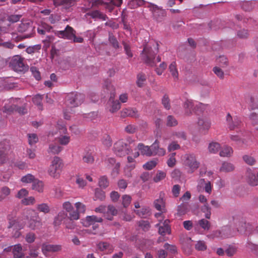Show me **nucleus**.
<instances>
[{
  "instance_id": "obj_44",
  "label": "nucleus",
  "mask_w": 258,
  "mask_h": 258,
  "mask_svg": "<svg viewBox=\"0 0 258 258\" xmlns=\"http://www.w3.org/2000/svg\"><path fill=\"white\" fill-rule=\"evenodd\" d=\"M35 199L33 197L24 198L21 201L22 204L26 206L32 205L35 203Z\"/></svg>"
},
{
  "instance_id": "obj_30",
  "label": "nucleus",
  "mask_w": 258,
  "mask_h": 258,
  "mask_svg": "<svg viewBox=\"0 0 258 258\" xmlns=\"http://www.w3.org/2000/svg\"><path fill=\"white\" fill-rule=\"evenodd\" d=\"M67 216V214L63 211L58 213L57 216L55 218L53 224L54 226H58L60 225L62 221Z\"/></svg>"
},
{
  "instance_id": "obj_50",
  "label": "nucleus",
  "mask_w": 258,
  "mask_h": 258,
  "mask_svg": "<svg viewBox=\"0 0 258 258\" xmlns=\"http://www.w3.org/2000/svg\"><path fill=\"white\" fill-rule=\"evenodd\" d=\"M175 153H173L170 155L169 158L167 161V164L169 167H172L175 165L176 162V160L175 158Z\"/></svg>"
},
{
  "instance_id": "obj_49",
  "label": "nucleus",
  "mask_w": 258,
  "mask_h": 258,
  "mask_svg": "<svg viewBox=\"0 0 258 258\" xmlns=\"http://www.w3.org/2000/svg\"><path fill=\"white\" fill-rule=\"evenodd\" d=\"M177 120L172 115H168L167 118V125L169 126H173L177 124Z\"/></svg>"
},
{
  "instance_id": "obj_62",
  "label": "nucleus",
  "mask_w": 258,
  "mask_h": 258,
  "mask_svg": "<svg viewBox=\"0 0 258 258\" xmlns=\"http://www.w3.org/2000/svg\"><path fill=\"white\" fill-rule=\"evenodd\" d=\"M75 207L76 208L77 211L79 213H84L86 211V206L82 203H76L75 204Z\"/></svg>"
},
{
  "instance_id": "obj_31",
  "label": "nucleus",
  "mask_w": 258,
  "mask_h": 258,
  "mask_svg": "<svg viewBox=\"0 0 258 258\" xmlns=\"http://www.w3.org/2000/svg\"><path fill=\"white\" fill-rule=\"evenodd\" d=\"M89 15L93 19H101L103 21L106 20V16L104 14L98 11H94L90 12Z\"/></svg>"
},
{
  "instance_id": "obj_41",
  "label": "nucleus",
  "mask_w": 258,
  "mask_h": 258,
  "mask_svg": "<svg viewBox=\"0 0 258 258\" xmlns=\"http://www.w3.org/2000/svg\"><path fill=\"white\" fill-rule=\"evenodd\" d=\"M201 211L205 214V217L207 219H209L210 218L211 215V208L208 204H204L201 207Z\"/></svg>"
},
{
  "instance_id": "obj_22",
  "label": "nucleus",
  "mask_w": 258,
  "mask_h": 258,
  "mask_svg": "<svg viewBox=\"0 0 258 258\" xmlns=\"http://www.w3.org/2000/svg\"><path fill=\"white\" fill-rule=\"evenodd\" d=\"M169 221L166 220L163 222L162 225L159 226V224L156 225V226H159L158 232L161 235H165L166 234H169L171 232L170 227L169 225Z\"/></svg>"
},
{
  "instance_id": "obj_21",
  "label": "nucleus",
  "mask_w": 258,
  "mask_h": 258,
  "mask_svg": "<svg viewBox=\"0 0 258 258\" xmlns=\"http://www.w3.org/2000/svg\"><path fill=\"white\" fill-rule=\"evenodd\" d=\"M138 150V151H140V153L143 155L149 157L152 156L151 146H146L143 143H139L137 146L136 149H135V150Z\"/></svg>"
},
{
  "instance_id": "obj_40",
  "label": "nucleus",
  "mask_w": 258,
  "mask_h": 258,
  "mask_svg": "<svg viewBox=\"0 0 258 258\" xmlns=\"http://www.w3.org/2000/svg\"><path fill=\"white\" fill-rule=\"evenodd\" d=\"M234 169L233 165L230 163L224 162L223 163L220 170L224 172H230Z\"/></svg>"
},
{
  "instance_id": "obj_38",
  "label": "nucleus",
  "mask_w": 258,
  "mask_h": 258,
  "mask_svg": "<svg viewBox=\"0 0 258 258\" xmlns=\"http://www.w3.org/2000/svg\"><path fill=\"white\" fill-rule=\"evenodd\" d=\"M220 148V145L217 142H213L209 144L208 149L211 153H215L217 152Z\"/></svg>"
},
{
  "instance_id": "obj_59",
  "label": "nucleus",
  "mask_w": 258,
  "mask_h": 258,
  "mask_svg": "<svg viewBox=\"0 0 258 258\" xmlns=\"http://www.w3.org/2000/svg\"><path fill=\"white\" fill-rule=\"evenodd\" d=\"M157 164V162L155 160H151L147 162L146 164L143 165V167L148 170H151L153 169Z\"/></svg>"
},
{
  "instance_id": "obj_45",
  "label": "nucleus",
  "mask_w": 258,
  "mask_h": 258,
  "mask_svg": "<svg viewBox=\"0 0 258 258\" xmlns=\"http://www.w3.org/2000/svg\"><path fill=\"white\" fill-rule=\"evenodd\" d=\"M105 198V192L99 189H97L95 190V200H99L100 201H103Z\"/></svg>"
},
{
  "instance_id": "obj_39",
  "label": "nucleus",
  "mask_w": 258,
  "mask_h": 258,
  "mask_svg": "<svg viewBox=\"0 0 258 258\" xmlns=\"http://www.w3.org/2000/svg\"><path fill=\"white\" fill-rule=\"evenodd\" d=\"M11 193L10 189L7 187H3L1 190L0 194V202L3 201Z\"/></svg>"
},
{
  "instance_id": "obj_42",
  "label": "nucleus",
  "mask_w": 258,
  "mask_h": 258,
  "mask_svg": "<svg viewBox=\"0 0 258 258\" xmlns=\"http://www.w3.org/2000/svg\"><path fill=\"white\" fill-rule=\"evenodd\" d=\"M154 206L157 210L162 211L164 207V203L163 199H159L155 200L154 202Z\"/></svg>"
},
{
  "instance_id": "obj_53",
  "label": "nucleus",
  "mask_w": 258,
  "mask_h": 258,
  "mask_svg": "<svg viewBox=\"0 0 258 258\" xmlns=\"http://www.w3.org/2000/svg\"><path fill=\"white\" fill-rule=\"evenodd\" d=\"M135 212L139 216L145 218L148 215L149 210L148 208H142L141 210L135 211Z\"/></svg>"
},
{
  "instance_id": "obj_25",
  "label": "nucleus",
  "mask_w": 258,
  "mask_h": 258,
  "mask_svg": "<svg viewBox=\"0 0 258 258\" xmlns=\"http://www.w3.org/2000/svg\"><path fill=\"white\" fill-rule=\"evenodd\" d=\"M82 159L84 162L91 164L94 161V153L93 151H86L83 156Z\"/></svg>"
},
{
  "instance_id": "obj_15",
  "label": "nucleus",
  "mask_w": 258,
  "mask_h": 258,
  "mask_svg": "<svg viewBox=\"0 0 258 258\" xmlns=\"http://www.w3.org/2000/svg\"><path fill=\"white\" fill-rule=\"evenodd\" d=\"M10 66L17 72H21L24 69L23 59L18 55L14 56L10 61Z\"/></svg>"
},
{
  "instance_id": "obj_3",
  "label": "nucleus",
  "mask_w": 258,
  "mask_h": 258,
  "mask_svg": "<svg viewBox=\"0 0 258 258\" xmlns=\"http://www.w3.org/2000/svg\"><path fill=\"white\" fill-rule=\"evenodd\" d=\"M132 140H119L115 142L113 146V152L116 156H124L130 152Z\"/></svg>"
},
{
  "instance_id": "obj_17",
  "label": "nucleus",
  "mask_w": 258,
  "mask_h": 258,
  "mask_svg": "<svg viewBox=\"0 0 258 258\" xmlns=\"http://www.w3.org/2000/svg\"><path fill=\"white\" fill-rule=\"evenodd\" d=\"M105 163L109 168L112 169V175L113 176L117 175L119 170V163L116 162L113 158H108L105 161Z\"/></svg>"
},
{
  "instance_id": "obj_6",
  "label": "nucleus",
  "mask_w": 258,
  "mask_h": 258,
  "mask_svg": "<svg viewBox=\"0 0 258 258\" xmlns=\"http://www.w3.org/2000/svg\"><path fill=\"white\" fill-rule=\"evenodd\" d=\"M206 106L205 104L189 99H186L183 105L186 115H190L195 110H202L206 108Z\"/></svg>"
},
{
  "instance_id": "obj_43",
  "label": "nucleus",
  "mask_w": 258,
  "mask_h": 258,
  "mask_svg": "<svg viewBox=\"0 0 258 258\" xmlns=\"http://www.w3.org/2000/svg\"><path fill=\"white\" fill-rule=\"evenodd\" d=\"M28 138L29 144L31 146H33L38 141V137L35 134H28Z\"/></svg>"
},
{
  "instance_id": "obj_26",
  "label": "nucleus",
  "mask_w": 258,
  "mask_h": 258,
  "mask_svg": "<svg viewBox=\"0 0 258 258\" xmlns=\"http://www.w3.org/2000/svg\"><path fill=\"white\" fill-rule=\"evenodd\" d=\"M13 253L14 258H22L24 256L22 247L20 244H16L13 246Z\"/></svg>"
},
{
  "instance_id": "obj_5",
  "label": "nucleus",
  "mask_w": 258,
  "mask_h": 258,
  "mask_svg": "<svg viewBox=\"0 0 258 258\" xmlns=\"http://www.w3.org/2000/svg\"><path fill=\"white\" fill-rule=\"evenodd\" d=\"M55 34L60 38L72 40L74 42L82 43L83 41L82 37H77L75 36V31L69 26H67L64 30L56 31Z\"/></svg>"
},
{
  "instance_id": "obj_36",
  "label": "nucleus",
  "mask_w": 258,
  "mask_h": 258,
  "mask_svg": "<svg viewBox=\"0 0 258 258\" xmlns=\"http://www.w3.org/2000/svg\"><path fill=\"white\" fill-rule=\"evenodd\" d=\"M62 150V147L60 146L54 144L49 145L48 152L54 154H58Z\"/></svg>"
},
{
  "instance_id": "obj_12",
  "label": "nucleus",
  "mask_w": 258,
  "mask_h": 258,
  "mask_svg": "<svg viewBox=\"0 0 258 258\" xmlns=\"http://www.w3.org/2000/svg\"><path fill=\"white\" fill-rule=\"evenodd\" d=\"M9 221L8 228H14V229L19 230L24 228L26 224V222L21 218L16 219L13 217L12 216L9 215L7 217Z\"/></svg>"
},
{
  "instance_id": "obj_46",
  "label": "nucleus",
  "mask_w": 258,
  "mask_h": 258,
  "mask_svg": "<svg viewBox=\"0 0 258 258\" xmlns=\"http://www.w3.org/2000/svg\"><path fill=\"white\" fill-rule=\"evenodd\" d=\"M199 224L203 229L205 230H208L210 228V222L205 219L200 220L199 221Z\"/></svg>"
},
{
  "instance_id": "obj_55",
  "label": "nucleus",
  "mask_w": 258,
  "mask_h": 258,
  "mask_svg": "<svg viewBox=\"0 0 258 258\" xmlns=\"http://www.w3.org/2000/svg\"><path fill=\"white\" fill-rule=\"evenodd\" d=\"M36 239V235L33 232H29L26 235L25 240L29 243H33Z\"/></svg>"
},
{
  "instance_id": "obj_34",
  "label": "nucleus",
  "mask_w": 258,
  "mask_h": 258,
  "mask_svg": "<svg viewBox=\"0 0 258 258\" xmlns=\"http://www.w3.org/2000/svg\"><path fill=\"white\" fill-rule=\"evenodd\" d=\"M188 204H181L178 206L177 214L179 216H182L185 214L188 211Z\"/></svg>"
},
{
  "instance_id": "obj_8",
  "label": "nucleus",
  "mask_w": 258,
  "mask_h": 258,
  "mask_svg": "<svg viewBox=\"0 0 258 258\" xmlns=\"http://www.w3.org/2000/svg\"><path fill=\"white\" fill-rule=\"evenodd\" d=\"M62 167L61 160L58 157H54L48 169V172L50 176H56L59 174Z\"/></svg>"
},
{
  "instance_id": "obj_16",
  "label": "nucleus",
  "mask_w": 258,
  "mask_h": 258,
  "mask_svg": "<svg viewBox=\"0 0 258 258\" xmlns=\"http://www.w3.org/2000/svg\"><path fill=\"white\" fill-rule=\"evenodd\" d=\"M226 121L230 130H234L238 127L241 124V120L237 116L232 117L229 113L226 116Z\"/></svg>"
},
{
  "instance_id": "obj_14",
  "label": "nucleus",
  "mask_w": 258,
  "mask_h": 258,
  "mask_svg": "<svg viewBox=\"0 0 258 258\" xmlns=\"http://www.w3.org/2000/svg\"><path fill=\"white\" fill-rule=\"evenodd\" d=\"M197 124L201 132L206 133L211 127V122L208 117L201 116L198 118Z\"/></svg>"
},
{
  "instance_id": "obj_33",
  "label": "nucleus",
  "mask_w": 258,
  "mask_h": 258,
  "mask_svg": "<svg viewBox=\"0 0 258 258\" xmlns=\"http://www.w3.org/2000/svg\"><path fill=\"white\" fill-rule=\"evenodd\" d=\"M169 70L172 76L174 79L178 78V72L177 69V66L175 61H173L169 66Z\"/></svg>"
},
{
  "instance_id": "obj_58",
  "label": "nucleus",
  "mask_w": 258,
  "mask_h": 258,
  "mask_svg": "<svg viewBox=\"0 0 258 258\" xmlns=\"http://www.w3.org/2000/svg\"><path fill=\"white\" fill-rule=\"evenodd\" d=\"M167 68V64L165 62H162L160 64L159 67L157 68L155 70V71L157 75H161L162 73L164 71V70Z\"/></svg>"
},
{
  "instance_id": "obj_61",
  "label": "nucleus",
  "mask_w": 258,
  "mask_h": 258,
  "mask_svg": "<svg viewBox=\"0 0 258 258\" xmlns=\"http://www.w3.org/2000/svg\"><path fill=\"white\" fill-rule=\"evenodd\" d=\"M200 174L201 176L210 177L213 175V172L211 171H207L206 168L202 167L200 169Z\"/></svg>"
},
{
  "instance_id": "obj_52",
  "label": "nucleus",
  "mask_w": 258,
  "mask_h": 258,
  "mask_svg": "<svg viewBox=\"0 0 258 258\" xmlns=\"http://www.w3.org/2000/svg\"><path fill=\"white\" fill-rule=\"evenodd\" d=\"M195 248L198 250L203 251L207 249V245L204 241H198L195 245Z\"/></svg>"
},
{
  "instance_id": "obj_37",
  "label": "nucleus",
  "mask_w": 258,
  "mask_h": 258,
  "mask_svg": "<svg viewBox=\"0 0 258 258\" xmlns=\"http://www.w3.org/2000/svg\"><path fill=\"white\" fill-rule=\"evenodd\" d=\"M36 209L38 211L44 213V214L48 213L50 212V208L46 203H42L37 205Z\"/></svg>"
},
{
  "instance_id": "obj_7",
  "label": "nucleus",
  "mask_w": 258,
  "mask_h": 258,
  "mask_svg": "<svg viewBox=\"0 0 258 258\" xmlns=\"http://www.w3.org/2000/svg\"><path fill=\"white\" fill-rule=\"evenodd\" d=\"M67 103L71 107H76L81 104L84 101L83 94L78 93H72L67 95Z\"/></svg>"
},
{
  "instance_id": "obj_63",
  "label": "nucleus",
  "mask_w": 258,
  "mask_h": 258,
  "mask_svg": "<svg viewBox=\"0 0 258 258\" xmlns=\"http://www.w3.org/2000/svg\"><path fill=\"white\" fill-rule=\"evenodd\" d=\"M243 159L245 163L250 165H252L255 163L254 159L252 157L249 156L248 155H244L243 157Z\"/></svg>"
},
{
  "instance_id": "obj_28",
  "label": "nucleus",
  "mask_w": 258,
  "mask_h": 258,
  "mask_svg": "<svg viewBox=\"0 0 258 258\" xmlns=\"http://www.w3.org/2000/svg\"><path fill=\"white\" fill-rule=\"evenodd\" d=\"M121 115L122 117H137L138 116V112L135 108H125L122 110Z\"/></svg>"
},
{
  "instance_id": "obj_19",
  "label": "nucleus",
  "mask_w": 258,
  "mask_h": 258,
  "mask_svg": "<svg viewBox=\"0 0 258 258\" xmlns=\"http://www.w3.org/2000/svg\"><path fill=\"white\" fill-rule=\"evenodd\" d=\"M17 111L20 114H24L27 112V109L25 107L18 108L16 105H5L4 106V111L7 113H11L14 111Z\"/></svg>"
},
{
  "instance_id": "obj_1",
  "label": "nucleus",
  "mask_w": 258,
  "mask_h": 258,
  "mask_svg": "<svg viewBox=\"0 0 258 258\" xmlns=\"http://www.w3.org/2000/svg\"><path fill=\"white\" fill-rule=\"evenodd\" d=\"M55 130L49 132L48 138L54 137L55 139H58V142L61 145H67L70 142V136L67 135V129L63 123H57Z\"/></svg>"
},
{
  "instance_id": "obj_47",
  "label": "nucleus",
  "mask_w": 258,
  "mask_h": 258,
  "mask_svg": "<svg viewBox=\"0 0 258 258\" xmlns=\"http://www.w3.org/2000/svg\"><path fill=\"white\" fill-rule=\"evenodd\" d=\"M164 248L169 253H171L172 254H174L176 252L177 249L175 245H170L168 243H165L164 245Z\"/></svg>"
},
{
  "instance_id": "obj_51",
  "label": "nucleus",
  "mask_w": 258,
  "mask_h": 258,
  "mask_svg": "<svg viewBox=\"0 0 258 258\" xmlns=\"http://www.w3.org/2000/svg\"><path fill=\"white\" fill-rule=\"evenodd\" d=\"M146 81V76L144 74H139L137 76V85L141 87L143 86L145 81Z\"/></svg>"
},
{
  "instance_id": "obj_11",
  "label": "nucleus",
  "mask_w": 258,
  "mask_h": 258,
  "mask_svg": "<svg viewBox=\"0 0 258 258\" xmlns=\"http://www.w3.org/2000/svg\"><path fill=\"white\" fill-rule=\"evenodd\" d=\"M62 246L59 244H51L44 243L41 245V251L46 257L50 256V253L56 252L61 251Z\"/></svg>"
},
{
  "instance_id": "obj_48",
  "label": "nucleus",
  "mask_w": 258,
  "mask_h": 258,
  "mask_svg": "<svg viewBox=\"0 0 258 258\" xmlns=\"http://www.w3.org/2000/svg\"><path fill=\"white\" fill-rule=\"evenodd\" d=\"M138 225L145 231L149 230L150 228V223L147 221L141 220L138 222Z\"/></svg>"
},
{
  "instance_id": "obj_56",
  "label": "nucleus",
  "mask_w": 258,
  "mask_h": 258,
  "mask_svg": "<svg viewBox=\"0 0 258 258\" xmlns=\"http://www.w3.org/2000/svg\"><path fill=\"white\" fill-rule=\"evenodd\" d=\"M217 61L220 64V67L224 68L227 65V58L225 56H220L217 59Z\"/></svg>"
},
{
  "instance_id": "obj_2",
  "label": "nucleus",
  "mask_w": 258,
  "mask_h": 258,
  "mask_svg": "<svg viewBox=\"0 0 258 258\" xmlns=\"http://www.w3.org/2000/svg\"><path fill=\"white\" fill-rule=\"evenodd\" d=\"M24 219L28 220V226L31 229L39 230L42 228V222L37 214H34L32 210H27L24 213Z\"/></svg>"
},
{
  "instance_id": "obj_35",
  "label": "nucleus",
  "mask_w": 258,
  "mask_h": 258,
  "mask_svg": "<svg viewBox=\"0 0 258 258\" xmlns=\"http://www.w3.org/2000/svg\"><path fill=\"white\" fill-rule=\"evenodd\" d=\"M42 96L39 94H37L32 98L33 102L38 106L39 110L42 109Z\"/></svg>"
},
{
  "instance_id": "obj_32",
  "label": "nucleus",
  "mask_w": 258,
  "mask_h": 258,
  "mask_svg": "<svg viewBox=\"0 0 258 258\" xmlns=\"http://www.w3.org/2000/svg\"><path fill=\"white\" fill-rule=\"evenodd\" d=\"M233 153L232 148L229 146H224L220 152L221 157H230Z\"/></svg>"
},
{
  "instance_id": "obj_4",
  "label": "nucleus",
  "mask_w": 258,
  "mask_h": 258,
  "mask_svg": "<svg viewBox=\"0 0 258 258\" xmlns=\"http://www.w3.org/2000/svg\"><path fill=\"white\" fill-rule=\"evenodd\" d=\"M182 161L183 165L188 169V171L190 173L194 172L200 166V162L193 153L184 155L182 156Z\"/></svg>"
},
{
  "instance_id": "obj_23",
  "label": "nucleus",
  "mask_w": 258,
  "mask_h": 258,
  "mask_svg": "<svg viewBox=\"0 0 258 258\" xmlns=\"http://www.w3.org/2000/svg\"><path fill=\"white\" fill-rule=\"evenodd\" d=\"M114 94H111L110 99L108 101V104L110 106L109 109L110 111L111 112H116L120 108V104L119 101L117 100H114Z\"/></svg>"
},
{
  "instance_id": "obj_57",
  "label": "nucleus",
  "mask_w": 258,
  "mask_h": 258,
  "mask_svg": "<svg viewBox=\"0 0 258 258\" xmlns=\"http://www.w3.org/2000/svg\"><path fill=\"white\" fill-rule=\"evenodd\" d=\"M213 71L215 75H216V76L220 79L224 78V72L220 68L218 67H215L213 68Z\"/></svg>"
},
{
  "instance_id": "obj_64",
  "label": "nucleus",
  "mask_w": 258,
  "mask_h": 258,
  "mask_svg": "<svg viewBox=\"0 0 258 258\" xmlns=\"http://www.w3.org/2000/svg\"><path fill=\"white\" fill-rule=\"evenodd\" d=\"M28 195V191L25 188H22L18 191L16 197L19 199H22Z\"/></svg>"
},
{
  "instance_id": "obj_13",
  "label": "nucleus",
  "mask_w": 258,
  "mask_h": 258,
  "mask_svg": "<svg viewBox=\"0 0 258 258\" xmlns=\"http://www.w3.org/2000/svg\"><path fill=\"white\" fill-rule=\"evenodd\" d=\"M155 55V52H153L151 48L149 47L147 45L144 46L142 52V56L147 63L152 66L154 65Z\"/></svg>"
},
{
  "instance_id": "obj_18",
  "label": "nucleus",
  "mask_w": 258,
  "mask_h": 258,
  "mask_svg": "<svg viewBox=\"0 0 258 258\" xmlns=\"http://www.w3.org/2000/svg\"><path fill=\"white\" fill-rule=\"evenodd\" d=\"M102 219L100 217H97L96 216H89L86 218L85 221V226H89L91 225H93V228L95 230L96 228H98V224H95L97 222H101Z\"/></svg>"
},
{
  "instance_id": "obj_29",
  "label": "nucleus",
  "mask_w": 258,
  "mask_h": 258,
  "mask_svg": "<svg viewBox=\"0 0 258 258\" xmlns=\"http://www.w3.org/2000/svg\"><path fill=\"white\" fill-rule=\"evenodd\" d=\"M18 31L21 33L26 31L31 32L32 31V28L30 23L22 22L18 27Z\"/></svg>"
},
{
  "instance_id": "obj_27",
  "label": "nucleus",
  "mask_w": 258,
  "mask_h": 258,
  "mask_svg": "<svg viewBox=\"0 0 258 258\" xmlns=\"http://www.w3.org/2000/svg\"><path fill=\"white\" fill-rule=\"evenodd\" d=\"M140 153L139 151H135L134 153H132L131 155L128 156L127 157V161L128 164L127 166H129L131 169H133L135 166V158L138 157L140 155Z\"/></svg>"
},
{
  "instance_id": "obj_54",
  "label": "nucleus",
  "mask_w": 258,
  "mask_h": 258,
  "mask_svg": "<svg viewBox=\"0 0 258 258\" xmlns=\"http://www.w3.org/2000/svg\"><path fill=\"white\" fill-rule=\"evenodd\" d=\"M122 204L124 207L126 208L129 206L131 203L132 198L128 195H123L122 197Z\"/></svg>"
},
{
  "instance_id": "obj_10",
  "label": "nucleus",
  "mask_w": 258,
  "mask_h": 258,
  "mask_svg": "<svg viewBox=\"0 0 258 258\" xmlns=\"http://www.w3.org/2000/svg\"><path fill=\"white\" fill-rule=\"evenodd\" d=\"M21 181L23 182L31 183L32 189L39 193L44 190V183L38 178H21Z\"/></svg>"
},
{
  "instance_id": "obj_60",
  "label": "nucleus",
  "mask_w": 258,
  "mask_h": 258,
  "mask_svg": "<svg viewBox=\"0 0 258 258\" xmlns=\"http://www.w3.org/2000/svg\"><path fill=\"white\" fill-rule=\"evenodd\" d=\"M6 160L5 149H4V145L0 144V162L4 163Z\"/></svg>"
},
{
  "instance_id": "obj_20",
  "label": "nucleus",
  "mask_w": 258,
  "mask_h": 258,
  "mask_svg": "<svg viewBox=\"0 0 258 258\" xmlns=\"http://www.w3.org/2000/svg\"><path fill=\"white\" fill-rule=\"evenodd\" d=\"M159 144V141L156 140L151 145L152 155L162 156L165 154L166 150L164 148H160Z\"/></svg>"
},
{
  "instance_id": "obj_24",
  "label": "nucleus",
  "mask_w": 258,
  "mask_h": 258,
  "mask_svg": "<svg viewBox=\"0 0 258 258\" xmlns=\"http://www.w3.org/2000/svg\"><path fill=\"white\" fill-rule=\"evenodd\" d=\"M97 248L105 253H111L113 250V247L109 243L105 242H100L97 244Z\"/></svg>"
},
{
  "instance_id": "obj_9",
  "label": "nucleus",
  "mask_w": 258,
  "mask_h": 258,
  "mask_svg": "<svg viewBox=\"0 0 258 258\" xmlns=\"http://www.w3.org/2000/svg\"><path fill=\"white\" fill-rule=\"evenodd\" d=\"M147 7L149 8L154 19L157 21H161L162 19L166 15L165 10L155 4L149 3Z\"/></svg>"
}]
</instances>
